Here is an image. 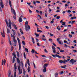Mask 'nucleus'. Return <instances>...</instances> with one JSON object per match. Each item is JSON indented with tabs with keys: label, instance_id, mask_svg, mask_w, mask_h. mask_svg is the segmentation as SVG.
<instances>
[{
	"label": "nucleus",
	"instance_id": "f257e3e1",
	"mask_svg": "<svg viewBox=\"0 0 77 77\" xmlns=\"http://www.w3.org/2000/svg\"><path fill=\"white\" fill-rule=\"evenodd\" d=\"M14 69L15 70V71L14 72V77H16V69H17V67L16 66V63H15V64L14 65Z\"/></svg>",
	"mask_w": 77,
	"mask_h": 77
},
{
	"label": "nucleus",
	"instance_id": "f03ea898",
	"mask_svg": "<svg viewBox=\"0 0 77 77\" xmlns=\"http://www.w3.org/2000/svg\"><path fill=\"white\" fill-rule=\"evenodd\" d=\"M12 54L13 56H14V57H13L12 62V63H14L15 62V58H16V55L15 53H12Z\"/></svg>",
	"mask_w": 77,
	"mask_h": 77
},
{
	"label": "nucleus",
	"instance_id": "7ed1b4c3",
	"mask_svg": "<svg viewBox=\"0 0 77 77\" xmlns=\"http://www.w3.org/2000/svg\"><path fill=\"white\" fill-rule=\"evenodd\" d=\"M59 62L60 63H66V62H67V60L65 59H64V60H59Z\"/></svg>",
	"mask_w": 77,
	"mask_h": 77
},
{
	"label": "nucleus",
	"instance_id": "20e7f679",
	"mask_svg": "<svg viewBox=\"0 0 77 77\" xmlns=\"http://www.w3.org/2000/svg\"><path fill=\"white\" fill-rule=\"evenodd\" d=\"M77 62L76 60H74V59H72L70 60L69 62V63H72L73 64H74V63H75V62Z\"/></svg>",
	"mask_w": 77,
	"mask_h": 77
},
{
	"label": "nucleus",
	"instance_id": "39448f33",
	"mask_svg": "<svg viewBox=\"0 0 77 77\" xmlns=\"http://www.w3.org/2000/svg\"><path fill=\"white\" fill-rule=\"evenodd\" d=\"M13 13L14 14V16H13V18H14V20H16V17H17V15H16V13L15 12V10L14 9H13Z\"/></svg>",
	"mask_w": 77,
	"mask_h": 77
},
{
	"label": "nucleus",
	"instance_id": "423d86ee",
	"mask_svg": "<svg viewBox=\"0 0 77 77\" xmlns=\"http://www.w3.org/2000/svg\"><path fill=\"white\" fill-rule=\"evenodd\" d=\"M1 2H0V6L2 9L4 8V5H3V1L2 0H1Z\"/></svg>",
	"mask_w": 77,
	"mask_h": 77
},
{
	"label": "nucleus",
	"instance_id": "0eeeda50",
	"mask_svg": "<svg viewBox=\"0 0 77 77\" xmlns=\"http://www.w3.org/2000/svg\"><path fill=\"white\" fill-rule=\"evenodd\" d=\"M9 23H8V25H9V27H8L10 28V29H12V27L11 26V24H12V23H11V20L9 19Z\"/></svg>",
	"mask_w": 77,
	"mask_h": 77
},
{
	"label": "nucleus",
	"instance_id": "6e6552de",
	"mask_svg": "<svg viewBox=\"0 0 77 77\" xmlns=\"http://www.w3.org/2000/svg\"><path fill=\"white\" fill-rule=\"evenodd\" d=\"M23 17V16L22 15H21L20 17L19 18V21L20 23H21L22 21H23V19L21 18Z\"/></svg>",
	"mask_w": 77,
	"mask_h": 77
},
{
	"label": "nucleus",
	"instance_id": "1a4fd4ad",
	"mask_svg": "<svg viewBox=\"0 0 77 77\" xmlns=\"http://www.w3.org/2000/svg\"><path fill=\"white\" fill-rule=\"evenodd\" d=\"M13 41L14 42V44H17V40H15V35H13Z\"/></svg>",
	"mask_w": 77,
	"mask_h": 77
},
{
	"label": "nucleus",
	"instance_id": "9d476101",
	"mask_svg": "<svg viewBox=\"0 0 77 77\" xmlns=\"http://www.w3.org/2000/svg\"><path fill=\"white\" fill-rule=\"evenodd\" d=\"M52 49L53 50V53H56V48H54V46H52Z\"/></svg>",
	"mask_w": 77,
	"mask_h": 77
},
{
	"label": "nucleus",
	"instance_id": "9b49d317",
	"mask_svg": "<svg viewBox=\"0 0 77 77\" xmlns=\"http://www.w3.org/2000/svg\"><path fill=\"white\" fill-rule=\"evenodd\" d=\"M1 33L2 37H5V31H4V30H3V32H1Z\"/></svg>",
	"mask_w": 77,
	"mask_h": 77
},
{
	"label": "nucleus",
	"instance_id": "f8f14e48",
	"mask_svg": "<svg viewBox=\"0 0 77 77\" xmlns=\"http://www.w3.org/2000/svg\"><path fill=\"white\" fill-rule=\"evenodd\" d=\"M17 63H18L19 65H20L21 64V61H20V59L19 58H17Z\"/></svg>",
	"mask_w": 77,
	"mask_h": 77
},
{
	"label": "nucleus",
	"instance_id": "ddd939ff",
	"mask_svg": "<svg viewBox=\"0 0 77 77\" xmlns=\"http://www.w3.org/2000/svg\"><path fill=\"white\" fill-rule=\"evenodd\" d=\"M11 70H9L8 71V77H10V75H11Z\"/></svg>",
	"mask_w": 77,
	"mask_h": 77
},
{
	"label": "nucleus",
	"instance_id": "4468645a",
	"mask_svg": "<svg viewBox=\"0 0 77 77\" xmlns=\"http://www.w3.org/2000/svg\"><path fill=\"white\" fill-rule=\"evenodd\" d=\"M44 68L43 70V72H47V68L45 67H43Z\"/></svg>",
	"mask_w": 77,
	"mask_h": 77
},
{
	"label": "nucleus",
	"instance_id": "2eb2a0df",
	"mask_svg": "<svg viewBox=\"0 0 77 77\" xmlns=\"http://www.w3.org/2000/svg\"><path fill=\"white\" fill-rule=\"evenodd\" d=\"M48 66V63H45L43 66V68H46Z\"/></svg>",
	"mask_w": 77,
	"mask_h": 77
},
{
	"label": "nucleus",
	"instance_id": "dca6fc26",
	"mask_svg": "<svg viewBox=\"0 0 77 77\" xmlns=\"http://www.w3.org/2000/svg\"><path fill=\"white\" fill-rule=\"evenodd\" d=\"M22 69H21V70H19V75H20V74H22Z\"/></svg>",
	"mask_w": 77,
	"mask_h": 77
},
{
	"label": "nucleus",
	"instance_id": "f3484780",
	"mask_svg": "<svg viewBox=\"0 0 77 77\" xmlns=\"http://www.w3.org/2000/svg\"><path fill=\"white\" fill-rule=\"evenodd\" d=\"M30 61H29V59H27V64L29 66H30Z\"/></svg>",
	"mask_w": 77,
	"mask_h": 77
},
{
	"label": "nucleus",
	"instance_id": "a211bd4d",
	"mask_svg": "<svg viewBox=\"0 0 77 77\" xmlns=\"http://www.w3.org/2000/svg\"><path fill=\"white\" fill-rule=\"evenodd\" d=\"M30 61H29V59H27V64L29 66H30Z\"/></svg>",
	"mask_w": 77,
	"mask_h": 77
},
{
	"label": "nucleus",
	"instance_id": "6ab92c4d",
	"mask_svg": "<svg viewBox=\"0 0 77 77\" xmlns=\"http://www.w3.org/2000/svg\"><path fill=\"white\" fill-rule=\"evenodd\" d=\"M7 33H10V30H9V29L8 28H7Z\"/></svg>",
	"mask_w": 77,
	"mask_h": 77
},
{
	"label": "nucleus",
	"instance_id": "aec40b11",
	"mask_svg": "<svg viewBox=\"0 0 77 77\" xmlns=\"http://www.w3.org/2000/svg\"><path fill=\"white\" fill-rule=\"evenodd\" d=\"M55 56L56 57H58V58H61L62 57L60 56V55H58L56 54L55 55Z\"/></svg>",
	"mask_w": 77,
	"mask_h": 77
},
{
	"label": "nucleus",
	"instance_id": "412c9836",
	"mask_svg": "<svg viewBox=\"0 0 77 77\" xmlns=\"http://www.w3.org/2000/svg\"><path fill=\"white\" fill-rule=\"evenodd\" d=\"M19 50H21V43H19Z\"/></svg>",
	"mask_w": 77,
	"mask_h": 77
},
{
	"label": "nucleus",
	"instance_id": "4be33fe9",
	"mask_svg": "<svg viewBox=\"0 0 77 77\" xmlns=\"http://www.w3.org/2000/svg\"><path fill=\"white\" fill-rule=\"evenodd\" d=\"M9 3L10 7H12V4L11 3V0H9Z\"/></svg>",
	"mask_w": 77,
	"mask_h": 77
},
{
	"label": "nucleus",
	"instance_id": "5701e85b",
	"mask_svg": "<svg viewBox=\"0 0 77 77\" xmlns=\"http://www.w3.org/2000/svg\"><path fill=\"white\" fill-rule=\"evenodd\" d=\"M13 26H14V29H16V30L17 29V26H16V25H15L14 24H13Z\"/></svg>",
	"mask_w": 77,
	"mask_h": 77
},
{
	"label": "nucleus",
	"instance_id": "b1692460",
	"mask_svg": "<svg viewBox=\"0 0 77 77\" xmlns=\"http://www.w3.org/2000/svg\"><path fill=\"white\" fill-rule=\"evenodd\" d=\"M5 22L6 23V24H7V26L9 27V25H8V20H7L6 19L5 20Z\"/></svg>",
	"mask_w": 77,
	"mask_h": 77
},
{
	"label": "nucleus",
	"instance_id": "393cba45",
	"mask_svg": "<svg viewBox=\"0 0 77 77\" xmlns=\"http://www.w3.org/2000/svg\"><path fill=\"white\" fill-rule=\"evenodd\" d=\"M17 41H18V42L19 44V43H21L20 42V38H18V37H17Z\"/></svg>",
	"mask_w": 77,
	"mask_h": 77
},
{
	"label": "nucleus",
	"instance_id": "a878e982",
	"mask_svg": "<svg viewBox=\"0 0 77 77\" xmlns=\"http://www.w3.org/2000/svg\"><path fill=\"white\" fill-rule=\"evenodd\" d=\"M17 56L18 57H20V54H19V52L18 51H17Z\"/></svg>",
	"mask_w": 77,
	"mask_h": 77
},
{
	"label": "nucleus",
	"instance_id": "bb28decb",
	"mask_svg": "<svg viewBox=\"0 0 77 77\" xmlns=\"http://www.w3.org/2000/svg\"><path fill=\"white\" fill-rule=\"evenodd\" d=\"M32 40V42H33V44H35V40L34 38H33V37L31 38Z\"/></svg>",
	"mask_w": 77,
	"mask_h": 77
},
{
	"label": "nucleus",
	"instance_id": "cd10ccee",
	"mask_svg": "<svg viewBox=\"0 0 77 77\" xmlns=\"http://www.w3.org/2000/svg\"><path fill=\"white\" fill-rule=\"evenodd\" d=\"M27 26H28V22L27 21H26V22L25 24V26H27Z\"/></svg>",
	"mask_w": 77,
	"mask_h": 77
},
{
	"label": "nucleus",
	"instance_id": "c85d7f7f",
	"mask_svg": "<svg viewBox=\"0 0 77 77\" xmlns=\"http://www.w3.org/2000/svg\"><path fill=\"white\" fill-rule=\"evenodd\" d=\"M27 70H28V72H30V67L29 66L28 67Z\"/></svg>",
	"mask_w": 77,
	"mask_h": 77
},
{
	"label": "nucleus",
	"instance_id": "c756f323",
	"mask_svg": "<svg viewBox=\"0 0 77 77\" xmlns=\"http://www.w3.org/2000/svg\"><path fill=\"white\" fill-rule=\"evenodd\" d=\"M58 42H59V44H62V45L63 44V42H61V41H59Z\"/></svg>",
	"mask_w": 77,
	"mask_h": 77
},
{
	"label": "nucleus",
	"instance_id": "7c9ffc66",
	"mask_svg": "<svg viewBox=\"0 0 77 77\" xmlns=\"http://www.w3.org/2000/svg\"><path fill=\"white\" fill-rule=\"evenodd\" d=\"M35 50H34L33 49H32L31 51V53H32V54H33L34 53V52H35Z\"/></svg>",
	"mask_w": 77,
	"mask_h": 77
},
{
	"label": "nucleus",
	"instance_id": "2f4dec72",
	"mask_svg": "<svg viewBox=\"0 0 77 77\" xmlns=\"http://www.w3.org/2000/svg\"><path fill=\"white\" fill-rule=\"evenodd\" d=\"M20 32L22 34H24L23 32V30H22L21 29H20Z\"/></svg>",
	"mask_w": 77,
	"mask_h": 77
},
{
	"label": "nucleus",
	"instance_id": "473e14b6",
	"mask_svg": "<svg viewBox=\"0 0 77 77\" xmlns=\"http://www.w3.org/2000/svg\"><path fill=\"white\" fill-rule=\"evenodd\" d=\"M25 29L26 30V31H27L28 32H29V30L27 29V26H25Z\"/></svg>",
	"mask_w": 77,
	"mask_h": 77
},
{
	"label": "nucleus",
	"instance_id": "72a5a7b5",
	"mask_svg": "<svg viewBox=\"0 0 77 77\" xmlns=\"http://www.w3.org/2000/svg\"><path fill=\"white\" fill-rule=\"evenodd\" d=\"M25 50L27 52V53H29V50H28V49L27 48H25Z\"/></svg>",
	"mask_w": 77,
	"mask_h": 77
},
{
	"label": "nucleus",
	"instance_id": "f704fd0d",
	"mask_svg": "<svg viewBox=\"0 0 77 77\" xmlns=\"http://www.w3.org/2000/svg\"><path fill=\"white\" fill-rule=\"evenodd\" d=\"M23 74L24 75H25V74H26V70H25V69H23Z\"/></svg>",
	"mask_w": 77,
	"mask_h": 77
},
{
	"label": "nucleus",
	"instance_id": "c9c22d12",
	"mask_svg": "<svg viewBox=\"0 0 77 77\" xmlns=\"http://www.w3.org/2000/svg\"><path fill=\"white\" fill-rule=\"evenodd\" d=\"M22 42V44H23L24 45H26V43H25V42H24V41H23Z\"/></svg>",
	"mask_w": 77,
	"mask_h": 77
},
{
	"label": "nucleus",
	"instance_id": "e433bc0d",
	"mask_svg": "<svg viewBox=\"0 0 77 77\" xmlns=\"http://www.w3.org/2000/svg\"><path fill=\"white\" fill-rule=\"evenodd\" d=\"M49 41H51V42H53V39H52L51 38H49Z\"/></svg>",
	"mask_w": 77,
	"mask_h": 77
},
{
	"label": "nucleus",
	"instance_id": "4c0bfd02",
	"mask_svg": "<svg viewBox=\"0 0 77 77\" xmlns=\"http://www.w3.org/2000/svg\"><path fill=\"white\" fill-rule=\"evenodd\" d=\"M18 69L19 71L21 70V67H20V66H18Z\"/></svg>",
	"mask_w": 77,
	"mask_h": 77
},
{
	"label": "nucleus",
	"instance_id": "58836bf2",
	"mask_svg": "<svg viewBox=\"0 0 77 77\" xmlns=\"http://www.w3.org/2000/svg\"><path fill=\"white\" fill-rule=\"evenodd\" d=\"M62 26H65V25L66 24H65V22H62Z\"/></svg>",
	"mask_w": 77,
	"mask_h": 77
},
{
	"label": "nucleus",
	"instance_id": "ea45409f",
	"mask_svg": "<svg viewBox=\"0 0 77 77\" xmlns=\"http://www.w3.org/2000/svg\"><path fill=\"white\" fill-rule=\"evenodd\" d=\"M13 47L11 46V51H12V50H14V48H13Z\"/></svg>",
	"mask_w": 77,
	"mask_h": 77
},
{
	"label": "nucleus",
	"instance_id": "a19ab883",
	"mask_svg": "<svg viewBox=\"0 0 77 77\" xmlns=\"http://www.w3.org/2000/svg\"><path fill=\"white\" fill-rule=\"evenodd\" d=\"M23 56H24V58H25V59H26V54H25V52L24 53Z\"/></svg>",
	"mask_w": 77,
	"mask_h": 77
},
{
	"label": "nucleus",
	"instance_id": "79ce46f5",
	"mask_svg": "<svg viewBox=\"0 0 77 77\" xmlns=\"http://www.w3.org/2000/svg\"><path fill=\"white\" fill-rule=\"evenodd\" d=\"M37 32H40V33L42 32V31L40 30H38Z\"/></svg>",
	"mask_w": 77,
	"mask_h": 77
},
{
	"label": "nucleus",
	"instance_id": "37998d69",
	"mask_svg": "<svg viewBox=\"0 0 77 77\" xmlns=\"http://www.w3.org/2000/svg\"><path fill=\"white\" fill-rule=\"evenodd\" d=\"M69 36L71 38H72V35L70 34H69Z\"/></svg>",
	"mask_w": 77,
	"mask_h": 77
},
{
	"label": "nucleus",
	"instance_id": "c03bdc74",
	"mask_svg": "<svg viewBox=\"0 0 77 77\" xmlns=\"http://www.w3.org/2000/svg\"><path fill=\"white\" fill-rule=\"evenodd\" d=\"M3 63H4V60H2V65H3Z\"/></svg>",
	"mask_w": 77,
	"mask_h": 77
},
{
	"label": "nucleus",
	"instance_id": "a18cd8bd",
	"mask_svg": "<svg viewBox=\"0 0 77 77\" xmlns=\"http://www.w3.org/2000/svg\"><path fill=\"white\" fill-rule=\"evenodd\" d=\"M75 21H72V23H71L72 25V24H74V23H75Z\"/></svg>",
	"mask_w": 77,
	"mask_h": 77
},
{
	"label": "nucleus",
	"instance_id": "49530a36",
	"mask_svg": "<svg viewBox=\"0 0 77 77\" xmlns=\"http://www.w3.org/2000/svg\"><path fill=\"white\" fill-rule=\"evenodd\" d=\"M61 68H64V69H66V67H65V66H61Z\"/></svg>",
	"mask_w": 77,
	"mask_h": 77
},
{
	"label": "nucleus",
	"instance_id": "de8ad7c7",
	"mask_svg": "<svg viewBox=\"0 0 77 77\" xmlns=\"http://www.w3.org/2000/svg\"><path fill=\"white\" fill-rule=\"evenodd\" d=\"M16 32H13V36H14V35H15V33H16Z\"/></svg>",
	"mask_w": 77,
	"mask_h": 77
},
{
	"label": "nucleus",
	"instance_id": "09e8293b",
	"mask_svg": "<svg viewBox=\"0 0 77 77\" xmlns=\"http://www.w3.org/2000/svg\"><path fill=\"white\" fill-rule=\"evenodd\" d=\"M4 65H5V63H6V60L5 59H4Z\"/></svg>",
	"mask_w": 77,
	"mask_h": 77
},
{
	"label": "nucleus",
	"instance_id": "8fccbe9b",
	"mask_svg": "<svg viewBox=\"0 0 77 77\" xmlns=\"http://www.w3.org/2000/svg\"><path fill=\"white\" fill-rule=\"evenodd\" d=\"M38 17H39L40 19H42V17H41V16H40V15L39 14H38Z\"/></svg>",
	"mask_w": 77,
	"mask_h": 77
},
{
	"label": "nucleus",
	"instance_id": "3c124183",
	"mask_svg": "<svg viewBox=\"0 0 77 77\" xmlns=\"http://www.w3.org/2000/svg\"><path fill=\"white\" fill-rule=\"evenodd\" d=\"M56 18H57V19H59L60 18V16H57Z\"/></svg>",
	"mask_w": 77,
	"mask_h": 77
},
{
	"label": "nucleus",
	"instance_id": "603ef678",
	"mask_svg": "<svg viewBox=\"0 0 77 77\" xmlns=\"http://www.w3.org/2000/svg\"><path fill=\"white\" fill-rule=\"evenodd\" d=\"M64 51H64V50H60V52H61V53H62V52H64Z\"/></svg>",
	"mask_w": 77,
	"mask_h": 77
},
{
	"label": "nucleus",
	"instance_id": "864d4df0",
	"mask_svg": "<svg viewBox=\"0 0 77 77\" xmlns=\"http://www.w3.org/2000/svg\"><path fill=\"white\" fill-rule=\"evenodd\" d=\"M42 40H43V41H46V39L45 38H42Z\"/></svg>",
	"mask_w": 77,
	"mask_h": 77
},
{
	"label": "nucleus",
	"instance_id": "5fc2aeb1",
	"mask_svg": "<svg viewBox=\"0 0 77 77\" xmlns=\"http://www.w3.org/2000/svg\"><path fill=\"white\" fill-rule=\"evenodd\" d=\"M45 53H48V51L45 49Z\"/></svg>",
	"mask_w": 77,
	"mask_h": 77
},
{
	"label": "nucleus",
	"instance_id": "6e6d98bb",
	"mask_svg": "<svg viewBox=\"0 0 77 77\" xmlns=\"http://www.w3.org/2000/svg\"><path fill=\"white\" fill-rule=\"evenodd\" d=\"M36 3H40V2L38 1H36Z\"/></svg>",
	"mask_w": 77,
	"mask_h": 77
},
{
	"label": "nucleus",
	"instance_id": "4d7b16f0",
	"mask_svg": "<svg viewBox=\"0 0 77 77\" xmlns=\"http://www.w3.org/2000/svg\"><path fill=\"white\" fill-rule=\"evenodd\" d=\"M37 45H38V46H41L40 45H39V42L37 43Z\"/></svg>",
	"mask_w": 77,
	"mask_h": 77
},
{
	"label": "nucleus",
	"instance_id": "13d9d810",
	"mask_svg": "<svg viewBox=\"0 0 77 77\" xmlns=\"http://www.w3.org/2000/svg\"><path fill=\"white\" fill-rule=\"evenodd\" d=\"M64 45L65 47H66V48H67V47H68V46H67V45H66V44H65Z\"/></svg>",
	"mask_w": 77,
	"mask_h": 77
},
{
	"label": "nucleus",
	"instance_id": "bf43d9fd",
	"mask_svg": "<svg viewBox=\"0 0 77 77\" xmlns=\"http://www.w3.org/2000/svg\"><path fill=\"white\" fill-rule=\"evenodd\" d=\"M45 27L46 28H47V29H49V27L48 26H46Z\"/></svg>",
	"mask_w": 77,
	"mask_h": 77
},
{
	"label": "nucleus",
	"instance_id": "052dcab7",
	"mask_svg": "<svg viewBox=\"0 0 77 77\" xmlns=\"http://www.w3.org/2000/svg\"><path fill=\"white\" fill-rule=\"evenodd\" d=\"M33 4L34 5H35V6H36V5H35V4H36V2L35 1H33Z\"/></svg>",
	"mask_w": 77,
	"mask_h": 77
},
{
	"label": "nucleus",
	"instance_id": "680f3d73",
	"mask_svg": "<svg viewBox=\"0 0 77 77\" xmlns=\"http://www.w3.org/2000/svg\"><path fill=\"white\" fill-rule=\"evenodd\" d=\"M60 74H63V71H62L61 72H60Z\"/></svg>",
	"mask_w": 77,
	"mask_h": 77
},
{
	"label": "nucleus",
	"instance_id": "e2e57ef3",
	"mask_svg": "<svg viewBox=\"0 0 77 77\" xmlns=\"http://www.w3.org/2000/svg\"><path fill=\"white\" fill-rule=\"evenodd\" d=\"M51 55L52 56H53V57H56V56L52 54Z\"/></svg>",
	"mask_w": 77,
	"mask_h": 77
},
{
	"label": "nucleus",
	"instance_id": "0e129e2a",
	"mask_svg": "<svg viewBox=\"0 0 77 77\" xmlns=\"http://www.w3.org/2000/svg\"><path fill=\"white\" fill-rule=\"evenodd\" d=\"M71 12V11L70 10H68L67 11V12H68V13H70V12Z\"/></svg>",
	"mask_w": 77,
	"mask_h": 77
},
{
	"label": "nucleus",
	"instance_id": "69168bd1",
	"mask_svg": "<svg viewBox=\"0 0 77 77\" xmlns=\"http://www.w3.org/2000/svg\"><path fill=\"white\" fill-rule=\"evenodd\" d=\"M36 11L37 13H39V11H38V10H36Z\"/></svg>",
	"mask_w": 77,
	"mask_h": 77
},
{
	"label": "nucleus",
	"instance_id": "338daca9",
	"mask_svg": "<svg viewBox=\"0 0 77 77\" xmlns=\"http://www.w3.org/2000/svg\"><path fill=\"white\" fill-rule=\"evenodd\" d=\"M29 12H30V13H32V11L31 10H30V9H29Z\"/></svg>",
	"mask_w": 77,
	"mask_h": 77
},
{
	"label": "nucleus",
	"instance_id": "774afa93",
	"mask_svg": "<svg viewBox=\"0 0 77 77\" xmlns=\"http://www.w3.org/2000/svg\"><path fill=\"white\" fill-rule=\"evenodd\" d=\"M73 42H74V43H77V42L76 41V40H74L73 41Z\"/></svg>",
	"mask_w": 77,
	"mask_h": 77
}]
</instances>
